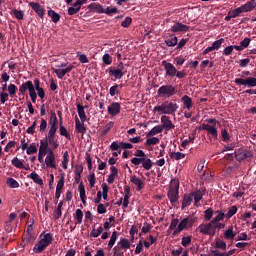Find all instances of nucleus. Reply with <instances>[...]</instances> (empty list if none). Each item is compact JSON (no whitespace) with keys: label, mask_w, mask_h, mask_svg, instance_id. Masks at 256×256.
Listing matches in <instances>:
<instances>
[{"label":"nucleus","mask_w":256,"mask_h":256,"mask_svg":"<svg viewBox=\"0 0 256 256\" xmlns=\"http://www.w3.org/2000/svg\"><path fill=\"white\" fill-rule=\"evenodd\" d=\"M19 91L22 95L28 91L32 103H37V95L40 99H45V90L41 88L39 79H34V84L31 80L24 82L19 86Z\"/></svg>","instance_id":"f257e3e1"},{"label":"nucleus","mask_w":256,"mask_h":256,"mask_svg":"<svg viewBox=\"0 0 256 256\" xmlns=\"http://www.w3.org/2000/svg\"><path fill=\"white\" fill-rule=\"evenodd\" d=\"M134 156L135 157L130 160V163H132V165H134L135 167H139V165H142L144 171H151V169H153V160L147 157L145 151L136 150Z\"/></svg>","instance_id":"f03ea898"},{"label":"nucleus","mask_w":256,"mask_h":256,"mask_svg":"<svg viewBox=\"0 0 256 256\" xmlns=\"http://www.w3.org/2000/svg\"><path fill=\"white\" fill-rule=\"evenodd\" d=\"M179 109V105L175 102L165 101L161 105L154 107V113H162L163 115H175Z\"/></svg>","instance_id":"7ed1b4c3"},{"label":"nucleus","mask_w":256,"mask_h":256,"mask_svg":"<svg viewBox=\"0 0 256 256\" xmlns=\"http://www.w3.org/2000/svg\"><path fill=\"white\" fill-rule=\"evenodd\" d=\"M51 243H53V235L51 233L41 234V239L33 248L34 253H43Z\"/></svg>","instance_id":"20e7f679"},{"label":"nucleus","mask_w":256,"mask_h":256,"mask_svg":"<svg viewBox=\"0 0 256 256\" xmlns=\"http://www.w3.org/2000/svg\"><path fill=\"white\" fill-rule=\"evenodd\" d=\"M168 199L171 203L179 201V180L173 179L170 182V190L168 191Z\"/></svg>","instance_id":"39448f33"},{"label":"nucleus","mask_w":256,"mask_h":256,"mask_svg":"<svg viewBox=\"0 0 256 256\" xmlns=\"http://www.w3.org/2000/svg\"><path fill=\"white\" fill-rule=\"evenodd\" d=\"M193 219L186 217L184 219H182L179 223H178V227L173 231L172 235L173 237L179 235V233H181V231H185V229H189L191 227H193Z\"/></svg>","instance_id":"423d86ee"},{"label":"nucleus","mask_w":256,"mask_h":256,"mask_svg":"<svg viewBox=\"0 0 256 256\" xmlns=\"http://www.w3.org/2000/svg\"><path fill=\"white\" fill-rule=\"evenodd\" d=\"M66 67V68H64ZM75 69L74 65L67 66V63H61L58 68H53V73L57 75L58 79H63L66 73H71Z\"/></svg>","instance_id":"0eeeda50"},{"label":"nucleus","mask_w":256,"mask_h":256,"mask_svg":"<svg viewBox=\"0 0 256 256\" xmlns=\"http://www.w3.org/2000/svg\"><path fill=\"white\" fill-rule=\"evenodd\" d=\"M157 93L160 97H165L166 99H169L177 93V90L173 85H163L158 89Z\"/></svg>","instance_id":"6e6552de"},{"label":"nucleus","mask_w":256,"mask_h":256,"mask_svg":"<svg viewBox=\"0 0 256 256\" xmlns=\"http://www.w3.org/2000/svg\"><path fill=\"white\" fill-rule=\"evenodd\" d=\"M216 230L217 226L213 224L212 221L207 224H200L198 227V231H200L202 235H210L211 237H214Z\"/></svg>","instance_id":"1a4fd4ad"},{"label":"nucleus","mask_w":256,"mask_h":256,"mask_svg":"<svg viewBox=\"0 0 256 256\" xmlns=\"http://www.w3.org/2000/svg\"><path fill=\"white\" fill-rule=\"evenodd\" d=\"M162 66L164 67L166 77H175L177 73V68L172 63L167 62L166 60H163Z\"/></svg>","instance_id":"9d476101"},{"label":"nucleus","mask_w":256,"mask_h":256,"mask_svg":"<svg viewBox=\"0 0 256 256\" xmlns=\"http://www.w3.org/2000/svg\"><path fill=\"white\" fill-rule=\"evenodd\" d=\"M124 69L125 65L120 62L116 69L109 70V75H112V77H115V79H122L123 75H125V73L123 72Z\"/></svg>","instance_id":"9b49d317"},{"label":"nucleus","mask_w":256,"mask_h":256,"mask_svg":"<svg viewBox=\"0 0 256 256\" xmlns=\"http://www.w3.org/2000/svg\"><path fill=\"white\" fill-rule=\"evenodd\" d=\"M236 85H246L247 87H256V78L255 77H248L246 79L236 78L234 80Z\"/></svg>","instance_id":"f8f14e48"},{"label":"nucleus","mask_w":256,"mask_h":256,"mask_svg":"<svg viewBox=\"0 0 256 256\" xmlns=\"http://www.w3.org/2000/svg\"><path fill=\"white\" fill-rule=\"evenodd\" d=\"M160 121H161L160 127H162V130L164 129L165 131H171V129H175V126L171 121V118H169V116L167 115L161 116Z\"/></svg>","instance_id":"ddd939ff"},{"label":"nucleus","mask_w":256,"mask_h":256,"mask_svg":"<svg viewBox=\"0 0 256 256\" xmlns=\"http://www.w3.org/2000/svg\"><path fill=\"white\" fill-rule=\"evenodd\" d=\"M225 42V39L220 38L219 40H216L212 43L211 46L207 47L204 51H203V55H207L208 53H211V51H219V49H221V46L223 45V43Z\"/></svg>","instance_id":"4468645a"},{"label":"nucleus","mask_w":256,"mask_h":256,"mask_svg":"<svg viewBox=\"0 0 256 256\" xmlns=\"http://www.w3.org/2000/svg\"><path fill=\"white\" fill-rule=\"evenodd\" d=\"M45 164L49 169H57V163L55 162V152L49 151L45 158Z\"/></svg>","instance_id":"2eb2a0df"},{"label":"nucleus","mask_w":256,"mask_h":256,"mask_svg":"<svg viewBox=\"0 0 256 256\" xmlns=\"http://www.w3.org/2000/svg\"><path fill=\"white\" fill-rule=\"evenodd\" d=\"M249 157H253V154L250 151L241 148L235 151V158L237 161H243L249 159Z\"/></svg>","instance_id":"dca6fc26"},{"label":"nucleus","mask_w":256,"mask_h":256,"mask_svg":"<svg viewBox=\"0 0 256 256\" xmlns=\"http://www.w3.org/2000/svg\"><path fill=\"white\" fill-rule=\"evenodd\" d=\"M200 131H208V133H210V135H212V137H214V139H217L219 133L217 132V127L215 126H211L209 124H202V126L199 127Z\"/></svg>","instance_id":"f3484780"},{"label":"nucleus","mask_w":256,"mask_h":256,"mask_svg":"<svg viewBox=\"0 0 256 256\" xmlns=\"http://www.w3.org/2000/svg\"><path fill=\"white\" fill-rule=\"evenodd\" d=\"M29 5L35 11L36 14L40 17V19H43L45 17V9H43V6L39 4V2H30Z\"/></svg>","instance_id":"a211bd4d"},{"label":"nucleus","mask_w":256,"mask_h":256,"mask_svg":"<svg viewBox=\"0 0 256 256\" xmlns=\"http://www.w3.org/2000/svg\"><path fill=\"white\" fill-rule=\"evenodd\" d=\"M108 113L112 117H115V115H119L121 113V104L119 102H114L108 106Z\"/></svg>","instance_id":"6ab92c4d"},{"label":"nucleus","mask_w":256,"mask_h":256,"mask_svg":"<svg viewBox=\"0 0 256 256\" xmlns=\"http://www.w3.org/2000/svg\"><path fill=\"white\" fill-rule=\"evenodd\" d=\"M256 8V0H250L246 2L244 5L240 6V11L242 13H249Z\"/></svg>","instance_id":"aec40b11"},{"label":"nucleus","mask_w":256,"mask_h":256,"mask_svg":"<svg viewBox=\"0 0 256 256\" xmlns=\"http://www.w3.org/2000/svg\"><path fill=\"white\" fill-rule=\"evenodd\" d=\"M75 130L77 133H81V135H85L87 133V127H85V122L79 120V118H75Z\"/></svg>","instance_id":"412c9836"},{"label":"nucleus","mask_w":256,"mask_h":256,"mask_svg":"<svg viewBox=\"0 0 256 256\" xmlns=\"http://www.w3.org/2000/svg\"><path fill=\"white\" fill-rule=\"evenodd\" d=\"M171 31L173 33H183L189 31V26L183 24V23H176L172 26Z\"/></svg>","instance_id":"4be33fe9"},{"label":"nucleus","mask_w":256,"mask_h":256,"mask_svg":"<svg viewBox=\"0 0 256 256\" xmlns=\"http://www.w3.org/2000/svg\"><path fill=\"white\" fill-rule=\"evenodd\" d=\"M88 9H89V11H92L94 13H98L99 15L103 14V12H104L103 11L104 10L103 5H101L99 3H95V2L89 4Z\"/></svg>","instance_id":"5701e85b"},{"label":"nucleus","mask_w":256,"mask_h":256,"mask_svg":"<svg viewBox=\"0 0 256 256\" xmlns=\"http://www.w3.org/2000/svg\"><path fill=\"white\" fill-rule=\"evenodd\" d=\"M110 171H111V173L108 176L107 181H108L109 185H112V183L115 182V177H117V175H119V169H117L115 166H111Z\"/></svg>","instance_id":"b1692460"},{"label":"nucleus","mask_w":256,"mask_h":256,"mask_svg":"<svg viewBox=\"0 0 256 256\" xmlns=\"http://www.w3.org/2000/svg\"><path fill=\"white\" fill-rule=\"evenodd\" d=\"M182 103L184 107H186L187 111H191V109H193V99H191V97L188 95H184L182 97Z\"/></svg>","instance_id":"393cba45"},{"label":"nucleus","mask_w":256,"mask_h":256,"mask_svg":"<svg viewBox=\"0 0 256 256\" xmlns=\"http://www.w3.org/2000/svg\"><path fill=\"white\" fill-rule=\"evenodd\" d=\"M49 151H53V148H49V144L46 142V140H41L39 152L47 155V153L49 154Z\"/></svg>","instance_id":"a878e982"},{"label":"nucleus","mask_w":256,"mask_h":256,"mask_svg":"<svg viewBox=\"0 0 256 256\" xmlns=\"http://www.w3.org/2000/svg\"><path fill=\"white\" fill-rule=\"evenodd\" d=\"M10 15H13L15 19H18V21H23L25 18V12H23V10H17L16 8H13L10 11Z\"/></svg>","instance_id":"bb28decb"},{"label":"nucleus","mask_w":256,"mask_h":256,"mask_svg":"<svg viewBox=\"0 0 256 256\" xmlns=\"http://www.w3.org/2000/svg\"><path fill=\"white\" fill-rule=\"evenodd\" d=\"M193 203V195L185 194L182 200V209H185L186 207H189Z\"/></svg>","instance_id":"cd10ccee"},{"label":"nucleus","mask_w":256,"mask_h":256,"mask_svg":"<svg viewBox=\"0 0 256 256\" xmlns=\"http://www.w3.org/2000/svg\"><path fill=\"white\" fill-rule=\"evenodd\" d=\"M78 191L83 205H87V195L85 194V186L83 185V183L79 184Z\"/></svg>","instance_id":"c85d7f7f"},{"label":"nucleus","mask_w":256,"mask_h":256,"mask_svg":"<svg viewBox=\"0 0 256 256\" xmlns=\"http://www.w3.org/2000/svg\"><path fill=\"white\" fill-rule=\"evenodd\" d=\"M159 133H163V127L161 125H157L153 127L147 134L146 137H155V135H159Z\"/></svg>","instance_id":"c756f323"},{"label":"nucleus","mask_w":256,"mask_h":256,"mask_svg":"<svg viewBox=\"0 0 256 256\" xmlns=\"http://www.w3.org/2000/svg\"><path fill=\"white\" fill-rule=\"evenodd\" d=\"M77 111H78V116L80 118V121L82 122L87 121V114H85V106H82L81 104H77Z\"/></svg>","instance_id":"7c9ffc66"},{"label":"nucleus","mask_w":256,"mask_h":256,"mask_svg":"<svg viewBox=\"0 0 256 256\" xmlns=\"http://www.w3.org/2000/svg\"><path fill=\"white\" fill-rule=\"evenodd\" d=\"M130 181L133 183V185H136L137 191H141V189H143V181L141 178L134 175L130 178Z\"/></svg>","instance_id":"2f4dec72"},{"label":"nucleus","mask_w":256,"mask_h":256,"mask_svg":"<svg viewBox=\"0 0 256 256\" xmlns=\"http://www.w3.org/2000/svg\"><path fill=\"white\" fill-rule=\"evenodd\" d=\"M73 217L76 221V225H81V223H83V210L82 209H76Z\"/></svg>","instance_id":"473e14b6"},{"label":"nucleus","mask_w":256,"mask_h":256,"mask_svg":"<svg viewBox=\"0 0 256 256\" xmlns=\"http://www.w3.org/2000/svg\"><path fill=\"white\" fill-rule=\"evenodd\" d=\"M28 179H32L36 185H43V179L39 176V174L32 172L28 176Z\"/></svg>","instance_id":"72a5a7b5"},{"label":"nucleus","mask_w":256,"mask_h":256,"mask_svg":"<svg viewBox=\"0 0 256 256\" xmlns=\"http://www.w3.org/2000/svg\"><path fill=\"white\" fill-rule=\"evenodd\" d=\"M165 43L168 47H175V45H177V36L172 34L166 37Z\"/></svg>","instance_id":"f704fd0d"},{"label":"nucleus","mask_w":256,"mask_h":256,"mask_svg":"<svg viewBox=\"0 0 256 256\" xmlns=\"http://www.w3.org/2000/svg\"><path fill=\"white\" fill-rule=\"evenodd\" d=\"M48 17L52 19L53 23H59L61 20V15H59V13L55 12L54 10H48Z\"/></svg>","instance_id":"c9c22d12"},{"label":"nucleus","mask_w":256,"mask_h":256,"mask_svg":"<svg viewBox=\"0 0 256 256\" xmlns=\"http://www.w3.org/2000/svg\"><path fill=\"white\" fill-rule=\"evenodd\" d=\"M118 237H119V233H117V231H113L107 245L108 249H113V246L115 245Z\"/></svg>","instance_id":"e433bc0d"},{"label":"nucleus","mask_w":256,"mask_h":256,"mask_svg":"<svg viewBox=\"0 0 256 256\" xmlns=\"http://www.w3.org/2000/svg\"><path fill=\"white\" fill-rule=\"evenodd\" d=\"M237 234L233 232V226H229L224 232V239L233 240Z\"/></svg>","instance_id":"4c0bfd02"},{"label":"nucleus","mask_w":256,"mask_h":256,"mask_svg":"<svg viewBox=\"0 0 256 256\" xmlns=\"http://www.w3.org/2000/svg\"><path fill=\"white\" fill-rule=\"evenodd\" d=\"M46 142L52 147V149H57L59 147L57 137H46Z\"/></svg>","instance_id":"58836bf2"},{"label":"nucleus","mask_w":256,"mask_h":256,"mask_svg":"<svg viewBox=\"0 0 256 256\" xmlns=\"http://www.w3.org/2000/svg\"><path fill=\"white\" fill-rule=\"evenodd\" d=\"M191 195L195 206H197V203L203 199V193L201 191L191 192Z\"/></svg>","instance_id":"ea45409f"},{"label":"nucleus","mask_w":256,"mask_h":256,"mask_svg":"<svg viewBox=\"0 0 256 256\" xmlns=\"http://www.w3.org/2000/svg\"><path fill=\"white\" fill-rule=\"evenodd\" d=\"M6 185H8L10 189H19V182H17L15 178H7Z\"/></svg>","instance_id":"a19ab883"},{"label":"nucleus","mask_w":256,"mask_h":256,"mask_svg":"<svg viewBox=\"0 0 256 256\" xmlns=\"http://www.w3.org/2000/svg\"><path fill=\"white\" fill-rule=\"evenodd\" d=\"M103 233V226H99L98 228H93L90 232V237H94L95 239L99 237Z\"/></svg>","instance_id":"79ce46f5"},{"label":"nucleus","mask_w":256,"mask_h":256,"mask_svg":"<svg viewBox=\"0 0 256 256\" xmlns=\"http://www.w3.org/2000/svg\"><path fill=\"white\" fill-rule=\"evenodd\" d=\"M159 138L158 137H151V138H147L145 145H147L148 147H153V145H159Z\"/></svg>","instance_id":"37998d69"},{"label":"nucleus","mask_w":256,"mask_h":256,"mask_svg":"<svg viewBox=\"0 0 256 256\" xmlns=\"http://www.w3.org/2000/svg\"><path fill=\"white\" fill-rule=\"evenodd\" d=\"M59 133L62 137L67 138L69 141H71V134H69V132L67 131V128H65V126H63L62 124L60 125L59 128Z\"/></svg>","instance_id":"c03bdc74"},{"label":"nucleus","mask_w":256,"mask_h":256,"mask_svg":"<svg viewBox=\"0 0 256 256\" xmlns=\"http://www.w3.org/2000/svg\"><path fill=\"white\" fill-rule=\"evenodd\" d=\"M118 245H120L121 249H131V242L126 238H122Z\"/></svg>","instance_id":"a18cd8bd"},{"label":"nucleus","mask_w":256,"mask_h":256,"mask_svg":"<svg viewBox=\"0 0 256 256\" xmlns=\"http://www.w3.org/2000/svg\"><path fill=\"white\" fill-rule=\"evenodd\" d=\"M170 158L175 159V161H181V159H185V154L181 152H171Z\"/></svg>","instance_id":"49530a36"},{"label":"nucleus","mask_w":256,"mask_h":256,"mask_svg":"<svg viewBox=\"0 0 256 256\" xmlns=\"http://www.w3.org/2000/svg\"><path fill=\"white\" fill-rule=\"evenodd\" d=\"M105 15H116V13H119V9L117 7H107L103 10Z\"/></svg>","instance_id":"de8ad7c7"},{"label":"nucleus","mask_w":256,"mask_h":256,"mask_svg":"<svg viewBox=\"0 0 256 256\" xmlns=\"http://www.w3.org/2000/svg\"><path fill=\"white\" fill-rule=\"evenodd\" d=\"M11 163H12L13 167H16V169H21V167H24L23 161L18 159L17 157H14L11 160Z\"/></svg>","instance_id":"09e8293b"},{"label":"nucleus","mask_w":256,"mask_h":256,"mask_svg":"<svg viewBox=\"0 0 256 256\" xmlns=\"http://www.w3.org/2000/svg\"><path fill=\"white\" fill-rule=\"evenodd\" d=\"M216 213H218V215L211 220V222L214 225H215V223H219V221H223V219H225V213H223L221 211H217Z\"/></svg>","instance_id":"8fccbe9b"},{"label":"nucleus","mask_w":256,"mask_h":256,"mask_svg":"<svg viewBox=\"0 0 256 256\" xmlns=\"http://www.w3.org/2000/svg\"><path fill=\"white\" fill-rule=\"evenodd\" d=\"M68 165H69V152H65L63 154V160L61 163V167H62V169H67Z\"/></svg>","instance_id":"3c124183"},{"label":"nucleus","mask_w":256,"mask_h":256,"mask_svg":"<svg viewBox=\"0 0 256 256\" xmlns=\"http://www.w3.org/2000/svg\"><path fill=\"white\" fill-rule=\"evenodd\" d=\"M79 11L81 8L74 3L72 7L68 8V15H77Z\"/></svg>","instance_id":"603ef678"},{"label":"nucleus","mask_w":256,"mask_h":256,"mask_svg":"<svg viewBox=\"0 0 256 256\" xmlns=\"http://www.w3.org/2000/svg\"><path fill=\"white\" fill-rule=\"evenodd\" d=\"M228 13L232 17V19H235V18L239 17L241 15V13H243V12H241V8L238 7L236 9L230 10Z\"/></svg>","instance_id":"864d4df0"},{"label":"nucleus","mask_w":256,"mask_h":256,"mask_svg":"<svg viewBox=\"0 0 256 256\" xmlns=\"http://www.w3.org/2000/svg\"><path fill=\"white\" fill-rule=\"evenodd\" d=\"M213 217V209L208 208L204 211V219L205 221H211V218Z\"/></svg>","instance_id":"5fc2aeb1"},{"label":"nucleus","mask_w":256,"mask_h":256,"mask_svg":"<svg viewBox=\"0 0 256 256\" xmlns=\"http://www.w3.org/2000/svg\"><path fill=\"white\" fill-rule=\"evenodd\" d=\"M16 93H17V86H15V84H10L8 86V95L11 97H15Z\"/></svg>","instance_id":"6e6d98bb"},{"label":"nucleus","mask_w":256,"mask_h":256,"mask_svg":"<svg viewBox=\"0 0 256 256\" xmlns=\"http://www.w3.org/2000/svg\"><path fill=\"white\" fill-rule=\"evenodd\" d=\"M236 213H237V206L230 207L228 212L226 213L227 219H231V217H233V215H235Z\"/></svg>","instance_id":"4d7b16f0"},{"label":"nucleus","mask_w":256,"mask_h":256,"mask_svg":"<svg viewBox=\"0 0 256 256\" xmlns=\"http://www.w3.org/2000/svg\"><path fill=\"white\" fill-rule=\"evenodd\" d=\"M215 247H216V249L226 250L227 249V243H225V241H223V240H217L216 243H215Z\"/></svg>","instance_id":"13d9d810"},{"label":"nucleus","mask_w":256,"mask_h":256,"mask_svg":"<svg viewBox=\"0 0 256 256\" xmlns=\"http://www.w3.org/2000/svg\"><path fill=\"white\" fill-rule=\"evenodd\" d=\"M177 227H179V219L174 218L171 220L169 231H174V229H177Z\"/></svg>","instance_id":"bf43d9fd"},{"label":"nucleus","mask_w":256,"mask_h":256,"mask_svg":"<svg viewBox=\"0 0 256 256\" xmlns=\"http://www.w3.org/2000/svg\"><path fill=\"white\" fill-rule=\"evenodd\" d=\"M102 61L104 65H111V63H113V58H111L109 54H104Z\"/></svg>","instance_id":"052dcab7"},{"label":"nucleus","mask_w":256,"mask_h":256,"mask_svg":"<svg viewBox=\"0 0 256 256\" xmlns=\"http://www.w3.org/2000/svg\"><path fill=\"white\" fill-rule=\"evenodd\" d=\"M181 245H182V247H189V245H191V236L183 237Z\"/></svg>","instance_id":"680f3d73"},{"label":"nucleus","mask_w":256,"mask_h":256,"mask_svg":"<svg viewBox=\"0 0 256 256\" xmlns=\"http://www.w3.org/2000/svg\"><path fill=\"white\" fill-rule=\"evenodd\" d=\"M57 126H50L48 135L46 137H57Z\"/></svg>","instance_id":"e2e57ef3"},{"label":"nucleus","mask_w":256,"mask_h":256,"mask_svg":"<svg viewBox=\"0 0 256 256\" xmlns=\"http://www.w3.org/2000/svg\"><path fill=\"white\" fill-rule=\"evenodd\" d=\"M7 101H9V93H6V92H1L0 93V102L2 103V104H4V103H7Z\"/></svg>","instance_id":"0e129e2a"},{"label":"nucleus","mask_w":256,"mask_h":256,"mask_svg":"<svg viewBox=\"0 0 256 256\" xmlns=\"http://www.w3.org/2000/svg\"><path fill=\"white\" fill-rule=\"evenodd\" d=\"M113 125H115V123L113 122H108L105 127H104V130L102 131V134L103 135H107V132L108 131H111V129H113Z\"/></svg>","instance_id":"69168bd1"},{"label":"nucleus","mask_w":256,"mask_h":256,"mask_svg":"<svg viewBox=\"0 0 256 256\" xmlns=\"http://www.w3.org/2000/svg\"><path fill=\"white\" fill-rule=\"evenodd\" d=\"M131 23H133V19H131V17H126L125 20L121 22V26L127 28L131 25Z\"/></svg>","instance_id":"338daca9"},{"label":"nucleus","mask_w":256,"mask_h":256,"mask_svg":"<svg viewBox=\"0 0 256 256\" xmlns=\"http://www.w3.org/2000/svg\"><path fill=\"white\" fill-rule=\"evenodd\" d=\"M77 57L80 63H89V58H87V55L77 53Z\"/></svg>","instance_id":"774afa93"}]
</instances>
